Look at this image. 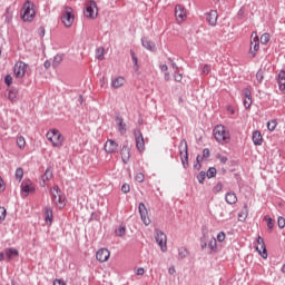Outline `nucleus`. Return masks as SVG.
Instances as JSON below:
<instances>
[{
  "mask_svg": "<svg viewBox=\"0 0 285 285\" xmlns=\"http://www.w3.org/2000/svg\"><path fill=\"white\" fill-rule=\"evenodd\" d=\"M52 219H53V212L52 207L46 206L45 207V222L48 226H52Z\"/></svg>",
  "mask_w": 285,
  "mask_h": 285,
  "instance_id": "4be33fe9",
  "label": "nucleus"
},
{
  "mask_svg": "<svg viewBox=\"0 0 285 285\" xmlns=\"http://www.w3.org/2000/svg\"><path fill=\"white\" fill-rule=\"evenodd\" d=\"M155 239H156L158 246L160 247L161 252L166 253L168 250V246L166 245L167 244V237H166L165 233L164 232H157L156 236H155Z\"/></svg>",
  "mask_w": 285,
  "mask_h": 285,
  "instance_id": "9b49d317",
  "label": "nucleus"
},
{
  "mask_svg": "<svg viewBox=\"0 0 285 285\" xmlns=\"http://www.w3.org/2000/svg\"><path fill=\"white\" fill-rule=\"evenodd\" d=\"M6 190V183L3 181V178L0 177V193H3Z\"/></svg>",
  "mask_w": 285,
  "mask_h": 285,
  "instance_id": "680f3d73",
  "label": "nucleus"
},
{
  "mask_svg": "<svg viewBox=\"0 0 285 285\" xmlns=\"http://www.w3.org/2000/svg\"><path fill=\"white\" fill-rule=\"evenodd\" d=\"M121 191L125 193V195L128 194V193H130V185L124 184V185L121 186Z\"/></svg>",
  "mask_w": 285,
  "mask_h": 285,
  "instance_id": "6e6d98bb",
  "label": "nucleus"
},
{
  "mask_svg": "<svg viewBox=\"0 0 285 285\" xmlns=\"http://www.w3.org/2000/svg\"><path fill=\"white\" fill-rule=\"evenodd\" d=\"M208 248H210L213 253H217V239L212 238L208 243Z\"/></svg>",
  "mask_w": 285,
  "mask_h": 285,
  "instance_id": "f704fd0d",
  "label": "nucleus"
},
{
  "mask_svg": "<svg viewBox=\"0 0 285 285\" xmlns=\"http://www.w3.org/2000/svg\"><path fill=\"white\" fill-rule=\"evenodd\" d=\"M141 46L145 47L146 50H149V52H156L157 50L155 42L146 37L141 38Z\"/></svg>",
  "mask_w": 285,
  "mask_h": 285,
  "instance_id": "6ab92c4d",
  "label": "nucleus"
},
{
  "mask_svg": "<svg viewBox=\"0 0 285 285\" xmlns=\"http://www.w3.org/2000/svg\"><path fill=\"white\" fill-rule=\"evenodd\" d=\"M216 158L219 159L220 164H226V161H228V157L222 156V154H217Z\"/></svg>",
  "mask_w": 285,
  "mask_h": 285,
  "instance_id": "603ef678",
  "label": "nucleus"
},
{
  "mask_svg": "<svg viewBox=\"0 0 285 285\" xmlns=\"http://www.w3.org/2000/svg\"><path fill=\"white\" fill-rule=\"evenodd\" d=\"M28 65L23 61H18L13 67V75L17 79H23L26 77V69Z\"/></svg>",
  "mask_w": 285,
  "mask_h": 285,
  "instance_id": "6e6552de",
  "label": "nucleus"
},
{
  "mask_svg": "<svg viewBox=\"0 0 285 285\" xmlns=\"http://www.w3.org/2000/svg\"><path fill=\"white\" fill-rule=\"evenodd\" d=\"M17 146L20 148V150L26 148V138H23V136L17 138Z\"/></svg>",
  "mask_w": 285,
  "mask_h": 285,
  "instance_id": "72a5a7b5",
  "label": "nucleus"
},
{
  "mask_svg": "<svg viewBox=\"0 0 285 285\" xmlns=\"http://www.w3.org/2000/svg\"><path fill=\"white\" fill-rule=\"evenodd\" d=\"M254 35H255V37H254ZM252 37H254V39H253L254 46L250 47L249 55H250L252 59H254V57H257V50H259V38L257 37V32H253Z\"/></svg>",
  "mask_w": 285,
  "mask_h": 285,
  "instance_id": "a211bd4d",
  "label": "nucleus"
},
{
  "mask_svg": "<svg viewBox=\"0 0 285 285\" xmlns=\"http://www.w3.org/2000/svg\"><path fill=\"white\" fill-rule=\"evenodd\" d=\"M136 181H138L139 184L144 183V179H146V177L144 176L142 173H138L135 177Z\"/></svg>",
  "mask_w": 285,
  "mask_h": 285,
  "instance_id": "8fccbe9b",
  "label": "nucleus"
},
{
  "mask_svg": "<svg viewBox=\"0 0 285 285\" xmlns=\"http://www.w3.org/2000/svg\"><path fill=\"white\" fill-rule=\"evenodd\" d=\"M243 105L246 110L253 106V91L250 87L243 89Z\"/></svg>",
  "mask_w": 285,
  "mask_h": 285,
  "instance_id": "1a4fd4ad",
  "label": "nucleus"
},
{
  "mask_svg": "<svg viewBox=\"0 0 285 285\" xmlns=\"http://www.w3.org/2000/svg\"><path fill=\"white\" fill-rule=\"evenodd\" d=\"M196 177L199 184H204L206 181V171H200Z\"/></svg>",
  "mask_w": 285,
  "mask_h": 285,
  "instance_id": "79ce46f5",
  "label": "nucleus"
},
{
  "mask_svg": "<svg viewBox=\"0 0 285 285\" xmlns=\"http://www.w3.org/2000/svg\"><path fill=\"white\" fill-rule=\"evenodd\" d=\"M71 7H65V11L61 17V21L66 28H71L75 23V13Z\"/></svg>",
  "mask_w": 285,
  "mask_h": 285,
  "instance_id": "20e7f679",
  "label": "nucleus"
},
{
  "mask_svg": "<svg viewBox=\"0 0 285 285\" xmlns=\"http://www.w3.org/2000/svg\"><path fill=\"white\" fill-rule=\"evenodd\" d=\"M178 256L180 257V259L188 257V249H186L185 247H180L178 249Z\"/></svg>",
  "mask_w": 285,
  "mask_h": 285,
  "instance_id": "4c0bfd02",
  "label": "nucleus"
},
{
  "mask_svg": "<svg viewBox=\"0 0 285 285\" xmlns=\"http://www.w3.org/2000/svg\"><path fill=\"white\" fill-rule=\"evenodd\" d=\"M206 177L208 179H213V177H216L217 176V168L215 167H209L207 173H205Z\"/></svg>",
  "mask_w": 285,
  "mask_h": 285,
  "instance_id": "473e14b6",
  "label": "nucleus"
},
{
  "mask_svg": "<svg viewBox=\"0 0 285 285\" xmlns=\"http://www.w3.org/2000/svg\"><path fill=\"white\" fill-rule=\"evenodd\" d=\"M17 97H19V90H17L16 88H10L8 90V99L10 101H17Z\"/></svg>",
  "mask_w": 285,
  "mask_h": 285,
  "instance_id": "c85d7f7f",
  "label": "nucleus"
},
{
  "mask_svg": "<svg viewBox=\"0 0 285 285\" xmlns=\"http://www.w3.org/2000/svg\"><path fill=\"white\" fill-rule=\"evenodd\" d=\"M116 235H117V237H124V235H126V226L120 225V226L116 229Z\"/></svg>",
  "mask_w": 285,
  "mask_h": 285,
  "instance_id": "c9c22d12",
  "label": "nucleus"
},
{
  "mask_svg": "<svg viewBox=\"0 0 285 285\" xmlns=\"http://www.w3.org/2000/svg\"><path fill=\"white\" fill-rule=\"evenodd\" d=\"M254 146H262L264 144V137L259 130H255L252 136Z\"/></svg>",
  "mask_w": 285,
  "mask_h": 285,
  "instance_id": "5701e85b",
  "label": "nucleus"
},
{
  "mask_svg": "<svg viewBox=\"0 0 285 285\" xmlns=\"http://www.w3.org/2000/svg\"><path fill=\"white\" fill-rule=\"evenodd\" d=\"M53 285H66V282L63 279H55Z\"/></svg>",
  "mask_w": 285,
  "mask_h": 285,
  "instance_id": "0e129e2a",
  "label": "nucleus"
},
{
  "mask_svg": "<svg viewBox=\"0 0 285 285\" xmlns=\"http://www.w3.org/2000/svg\"><path fill=\"white\" fill-rule=\"evenodd\" d=\"M213 135L218 144H222L223 146L230 144V131L226 130L224 125L215 126Z\"/></svg>",
  "mask_w": 285,
  "mask_h": 285,
  "instance_id": "f257e3e1",
  "label": "nucleus"
},
{
  "mask_svg": "<svg viewBox=\"0 0 285 285\" xmlns=\"http://www.w3.org/2000/svg\"><path fill=\"white\" fill-rule=\"evenodd\" d=\"M42 179H46L49 181V179H52V169L48 167L42 176Z\"/></svg>",
  "mask_w": 285,
  "mask_h": 285,
  "instance_id": "e433bc0d",
  "label": "nucleus"
},
{
  "mask_svg": "<svg viewBox=\"0 0 285 285\" xmlns=\"http://www.w3.org/2000/svg\"><path fill=\"white\" fill-rule=\"evenodd\" d=\"M111 86H112V88H121V86H124V77L115 78L111 81Z\"/></svg>",
  "mask_w": 285,
  "mask_h": 285,
  "instance_id": "2f4dec72",
  "label": "nucleus"
},
{
  "mask_svg": "<svg viewBox=\"0 0 285 285\" xmlns=\"http://www.w3.org/2000/svg\"><path fill=\"white\" fill-rule=\"evenodd\" d=\"M179 155L183 168H188V142L186 139H183L179 144Z\"/></svg>",
  "mask_w": 285,
  "mask_h": 285,
  "instance_id": "39448f33",
  "label": "nucleus"
},
{
  "mask_svg": "<svg viewBox=\"0 0 285 285\" xmlns=\"http://www.w3.org/2000/svg\"><path fill=\"white\" fill-rule=\"evenodd\" d=\"M225 202L226 204H229V206H233V204H237V195L234 191H228L225 195Z\"/></svg>",
  "mask_w": 285,
  "mask_h": 285,
  "instance_id": "a878e982",
  "label": "nucleus"
},
{
  "mask_svg": "<svg viewBox=\"0 0 285 285\" xmlns=\"http://www.w3.org/2000/svg\"><path fill=\"white\" fill-rule=\"evenodd\" d=\"M61 61H63V55H56L52 60V68H59L61 66Z\"/></svg>",
  "mask_w": 285,
  "mask_h": 285,
  "instance_id": "c756f323",
  "label": "nucleus"
},
{
  "mask_svg": "<svg viewBox=\"0 0 285 285\" xmlns=\"http://www.w3.org/2000/svg\"><path fill=\"white\" fill-rule=\"evenodd\" d=\"M43 66H45L46 70H48L50 68V66H52V62H50V60H46L43 62Z\"/></svg>",
  "mask_w": 285,
  "mask_h": 285,
  "instance_id": "69168bd1",
  "label": "nucleus"
},
{
  "mask_svg": "<svg viewBox=\"0 0 285 285\" xmlns=\"http://www.w3.org/2000/svg\"><path fill=\"white\" fill-rule=\"evenodd\" d=\"M61 188H59V185H53V187L51 188V199L52 202H57V199L59 198V195L61 194Z\"/></svg>",
  "mask_w": 285,
  "mask_h": 285,
  "instance_id": "bb28decb",
  "label": "nucleus"
},
{
  "mask_svg": "<svg viewBox=\"0 0 285 285\" xmlns=\"http://www.w3.org/2000/svg\"><path fill=\"white\" fill-rule=\"evenodd\" d=\"M206 21L212 27L217 26V19H219V13H217V10H210L209 12L205 13Z\"/></svg>",
  "mask_w": 285,
  "mask_h": 285,
  "instance_id": "dca6fc26",
  "label": "nucleus"
},
{
  "mask_svg": "<svg viewBox=\"0 0 285 285\" xmlns=\"http://www.w3.org/2000/svg\"><path fill=\"white\" fill-rule=\"evenodd\" d=\"M267 128L271 132H273V130H275V128H277V122L275 120L268 121Z\"/></svg>",
  "mask_w": 285,
  "mask_h": 285,
  "instance_id": "37998d69",
  "label": "nucleus"
},
{
  "mask_svg": "<svg viewBox=\"0 0 285 285\" xmlns=\"http://www.w3.org/2000/svg\"><path fill=\"white\" fill-rule=\"evenodd\" d=\"M160 70H161L163 72H167L168 66H167V65H161V66H160Z\"/></svg>",
  "mask_w": 285,
  "mask_h": 285,
  "instance_id": "774afa93",
  "label": "nucleus"
},
{
  "mask_svg": "<svg viewBox=\"0 0 285 285\" xmlns=\"http://www.w3.org/2000/svg\"><path fill=\"white\" fill-rule=\"evenodd\" d=\"M222 188H224V185L222 184V181H218L216 186H214L213 190L214 193L217 194V193H222Z\"/></svg>",
  "mask_w": 285,
  "mask_h": 285,
  "instance_id": "de8ad7c7",
  "label": "nucleus"
},
{
  "mask_svg": "<svg viewBox=\"0 0 285 285\" xmlns=\"http://www.w3.org/2000/svg\"><path fill=\"white\" fill-rule=\"evenodd\" d=\"M97 59H99V61H104V48L97 49Z\"/></svg>",
  "mask_w": 285,
  "mask_h": 285,
  "instance_id": "09e8293b",
  "label": "nucleus"
},
{
  "mask_svg": "<svg viewBox=\"0 0 285 285\" xmlns=\"http://www.w3.org/2000/svg\"><path fill=\"white\" fill-rule=\"evenodd\" d=\"M21 193H23L24 197H28L30 193H35V185L30 180H23L20 185Z\"/></svg>",
  "mask_w": 285,
  "mask_h": 285,
  "instance_id": "4468645a",
  "label": "nucleus"
},
{
  "mask_svg": "<svg viewBox=\"0 0 285 285\" xmlns=\"http://www.w3.org/2000/svg\"><path fill=\"white\" fill-rule=\"evenodd\" d=\"M48 141H51L53 148H61L63 146V135L59 131V129H51L47 132Z\"/></svg>",
  "mask_w": 285,
  "mask_h": 285,
  "instance_id": "7ed1b4c3",
  "label": "nucleus"
},
{
  "mask_svg": "<svg viewBox=\"0 0 285 285\" xmlns=\"http://www.w3.org/2000/svg\"><path fill=\"white\" fill-rule=\"evenodd\" d=\"M120 155L122 163L128 164V161H130V147H128V145H124Z\"/></svg>",
  "mask_w": 285,
  "mask_h": 285,
  "instance_id": "412c9836",
  "label": "nucleus"
},
{
  "mask_svg": "<svg viewBox=\"0 0 285 285\" xmlns=\"http://www.w3.org/2000/svg\"><path fill=\"white\" fill-rule=\"evenodd\" d=\"M204 157H202L200 155H198L196 157V161L197 164L194 166V168H197V170H199L202 168V161H203Z\"/></svg>",
  "mask_w": 285,
  "mask_h": 285,
  "instance_id": "49530a36",
  "label": "nucleus"
},
{
  "mask_svg": "<svg viewBox=\"0 0 285 285\" xmlns=\"http://www.w3.org/2000/svg\"><path fill=\"white\" fill-rule=\"evenodd\" d=\"M119 150V144L112 139H108L105 144V151L108 155H112L114 153H118Z\"/></svg>",
  "mask_w": 285,
  "mask_h": 285,
  "instance_id": "ddd939ff",
  "label": "nucleus"
},
{
  "mask_svg": "<svg viewBox=\"0 0 285 285\" xmlns=\"http://www.w3.org/2000/svg\"><path fill=\"white\" fill-rule=\"evenodd\" d=\"M212 70L210 65H204L203 67V75H209Z\"/></svg>",
  "mask_w": 285,
  "mask_h": 285,
  "instance_id": "5fc2aeb1",
  "label": "nucleus"
},
{
  "mask_svg": "<svg viewBox=\"0 0 285 285\" xmlns=\"http://www.w3.org/2000/svg\"><path fill=\"white\" fill-rule=\"evenodd\" d=\"M277 83L281 92H285V70L278 72Z\"/></svg>",
  "mask_w": 285,
  "mask_h": 285,
  "instance_id": "b1692460",
  "label": "nucleus"
},
{
  "mask_svg": "<svg viewBox=\"0 0 285 285\" xmlns=\"http://www.w3.org/2000/svg\"><path fill=\"white\" fill-rule=\"evenodd\" d=\"M36 16L37 13L35 11V3H32V1L30 0H27L20 11V17L22 21L31 23V21H35Z\"/></svg>",
  "mask_w": 285,
  "mask_h": 285,
  "instance_id": "f03ea898",
  "label": "nucleus"
},
{
  "mask_svg": "<svg viewBox=\"0 0 285 285\" xmlns=\"http://www.w3.org/2000/svg\"><path fill=\"white\" fill-rule=\"evenodd\" d=\"M134 137L137 150H139V153H144V150H146V141L144 140V134H141V130L135 129Z\"/></svg>",
  "mask_w": 285,
  "mask_h": 285,
  "instance_id": "0eeeda50",
  "label": "nucleus"
},
{
  "mask_svg": "<svg viewBox=\"0 0 285 285\" xmlns=\"http://www.w3.org/2000/svg\"><path fill=\"white\" fill-rule=\"evenodd\" d=\"M38 32H39V37H41V39H43L46 37V28L45 27H39Z\"/></svg>",
  "mask_w": 285,
  "mask_h": 285,
  "instance_id": "bf43d9fd",
  "label": "nucleus"
},
{
  "mask_svg": "<svg viewBox=\"0 0 285 285\" xmlns=\"http://www.w3.org/2000/svg\"><path fill=\"white\" fill-rule=\"evenodd\" d=\"M256 244L257 253H259L263 259H266L268 257V250L266 249V243H264V238L262 236H258L256 239Z\"/></svg>",
  "mask_w": 285,
  "mask_h": 285,
  "instance_id": "9d476101",
  "label": "nucleus"
},
{
  "mask_svg": "<svg viewBox=\"0 0 285 285\" xmlns=\"http://www.w3.org/2000/svg\"><path fill=\"white\" fill-rule=\"evenodd\" d=\"M16 179H19V181H21V179H23V168L18 167L16 169Z\"/></svg>",
  "mask_w": 285,
  "mask_h": 285,
  "instance_id": "a19ab883",
  "label": "nucleus"
},
{
  "mask_svg": "<svg viewBox=\"0 0 285 285\" xmlns=\"http://www.w3.org/2000/svg\"><path fill=\"white\" fill-rule=\"evenodd\" d=\"M4 83H7L8 86H12V76L7 75L4 77Z\"/></svg>",
  "mask_w": 285,
  "mask_h": 285,
  "instance_id": "052dcab7",
  "label": "nucleus"
},
{
  "mask_svg": "<svg viewBox=\"0 0 285 285\" xmlns=\"http://www.w3.org/2000/svg\"><path fill=\"white\" fill-rule=\"evenodd\" d=\"M208 157H210V149L205 148L203 150V159H208Z\"/></svg>",
  "mask_w": 285,
  "mask_h": 285,
  "instance_id": "13d9d810",
  "label": "nucleus"
},
{
  "mask_svg": "<svg viewBox=\"0 0 285 285\" xmlns=\"http://www.w3.org/2000/svg\"><path fill=\"white\" fill-rule=\"evenodd\" d=\"M174 79H175V81L179 82V81H181V79H184V76L181 73L175 71Z\"/></svg>",
  "mask_w": 285,
  "mask_h": 285,
  "instance_id": "4d7b16f0",
  "label": "nucleus"
},
{
  "mask_svg": "<svg viewBox=\"0 0 285 285\" xmlns=\"http://www.w3.org/2000/svg\"><path fill=\"white\" fill-rule=\"evenodd\" d=\"M144 273H146V271L144 269V267H139L136 272L137 275H144Z\"/></svg>",
  "mask_w": 285,
  "mask_h": 285,
  "instance_id": "338daca9",
  "label": "nucleus"
},
{
  "mask_svg": "<svg viewBox=\"0 0 285 285\" xmlns=\"http://www.w3.org/2000/svg\"><path fill=\"white\" fill-rule=\"evenodd\" d=\"M268 41H271V35L269 33H263L261 37V43H263V46H266V43H268Z\"/></svg>",
  "mask_w": 285,
  "mask_h": 285,
  "instance_id": "ea45409f",
  "label": "nucleus"
},
{
  "mask_svg": "<svg viewBox=\"0 0 285 285\" xmlns=\"http://www.w3.org/2000/svg\"><path fill=\"white\" fill-rule=\"evenodd\" d=\"M139 215L145 226H150V218L148 217V209L144 203L138 205Z\"/></svg>",
  "mask_w": 285,
  "mask_h": 285,
  "instance_id": "f8f14e48",
  "label": "nucleus"
},
{
  "mask_svg": "<svg viewBox=\"0 0 285 285\" xmlns=\"http://www.w3.org/2000/svg\"><path fill=\"white\" fill-rule=\"evenodd\" d=\"M175 17L178 23H181V21H186V8L181 4H177L175 7Z\"/></svg>",
  "mask_w": 285,
  "mask_h": 285,
  "instance_id": "2eb2a0df",
  "label": "nucleus"
},
{
  "mask_svg": "<svg viewBox=\"0 0 285 285\" xmlns=\"http://www.w3.org/2000/svg\"><path fill=\"white\" fill-rule=\"evenodd\" d=\"M265 219L267 222V228L268 230H273L274 226H275V222L273 220V218H271V216H265Z\"/></svg>",
  "mask_w": 285,
  "mask_h": 285,
  "instance_id": "58836bf2",
  "label": "nucleus"
},
{
  "mask_svg": "<svg viewBox=\"0 0 285 285\" xmlns=\"http://www.w3.org/2000/svg\"><path fill=\"white\" fill-rule=\"evenodd\" d=\"M85 17H87V19H97V2H95V0H91L87 6L86 9L83 11Z\"/></svg>",
  "mask_w": 285,
  "mask_h": 285,
  "instance_id": "423d86ee",
  "label": "nucleus"
},
{
  "mask_svg": "<svg viewBox=\"0 0 285 285\" xmlns=\"http://www.w3.org/2000/svg\"><path fill=\"white\" fill-rule=\"evenodd\" d=\"M6 215H8V212L6 210V207H0V222L6 220Z\"/></svg>",
  "mask_w": 285,
  "mask_h": 285,
  "instance_id": "a18cd8bd",
  "label": "nucleus"
},
{
  "mask_svg": "<svg viewBox=\"0 0 285 285\" xmlns=\"http://www.w3.org/2000/svg\"><path fill=\"white\" fill-rule=\"evenodd\" d=\"M225 239H226V233H224V232H219L218 234H217V242H225Z\"/></svg>",
  "mask_w": 285,
  "mask_h": 285,
  "instance_id": "3c124183",
  "label": "nucleus"
},
{
  "mask_svg": "<svg viewBox=\"0 0 285 285\" xmlns=\"http://www.w3.org/2000/svg\"><path fill=\"white\" fill-rule=\"evenodd\" d=\"M131 61L134 63L135 72H139V60L137 59V55H135L134 50H130Z\"/></svg>",
  "mask_w": 285,
  "mask_h": 285,
  "instance_id": "7c9ffc66",
  "label": "nucleus"
},
{
  "mask_svg": "<svg viewBox=\"0 0 285 285\" xmlns=\"http://www.w3.org/2000/svg\"><path fill=\"white\" fill-rule=\"evenodd\" d=\"M237 19H239V20L244 19V9H243V8H240V9L238 10Z\"/></svg>",
  "mask_w": 285,
  "mask_h": 285,
  "instance_id": "e2e57ef3",
  "label": "nucleus"
},
{
  "mask_svg": "<svg viewBox=\"0 0 285 285\" xmlns=\"http://www.w3.org/2000/svg\"><path fill=\"white\" fill-rule=\"evenodd\" d=\"M58 208H66V196H63V191L58 196V199L55 202Z\"/></svg>",
  "mask_w": 285,
  "mask_h": 285,
  "instance_id": "cd10ccee",
  "label": "nucleus"
},
{
  "mask_svg": "<svg viewBox=\"0 0 285 285\" xmlns=\"http://www.w3.org/2000/svg\"><path fill=\"white\" fill-rule=\"evenodd\" d=\"M4 257H7V262H12L14 257H19V250L16 248H6L4 249Z\"/></svg>",
  "mask_w": 285,
  "mask_h": 285,
  "instance_id": "aec40b11",
  "label": "nucleus"
},
{
  "mask_svg": "<svg viewBox=\"0 0 285 285\" xmlns=\"http://www.w3.org/2000/svg\"><path fill=\"white\" fill-rule=\"evenodd\" d=\"M278 228H285V219L284 217L279 216L277 219Z\"/></svg>",
  "mask_w": 285,
  "mask_h": 285,
  "instance_id": "864d4df0",
  "label": "nucleus"
},
{
  "mask_svg": "<svg viewBox=\"0 0 285 285\" xmlns=\"http://www.w3.org/2000/svg\"><path fill=\"white\" fill-rule=\"evenodd\" d=\"M256 79H257V82H258V83H262V82L264 81V71L258 70V71L256 72Z\"/></svg>",
  "mask_w": 285,
  "mask_h": 285,
  "instance_id": "c03bdc74",
  "label": "nucleus"
},
{
  "mask_svg": "<svg viewBox=\"0 0 285 285\" xmlns=\"http://www.w3.org/2000/svg\"><path fill=\"white\" fill-rule=\"evenodd\" d=\"M116 124L118 126V131L120 132V135H126V122H124V118H121V116L116 117Z\"/></svg>",
  "mask_w": 285,
  "mask_h": 285,
  "instance_id": "393cba45",
  "label": "nucleus"
},
{
  "mask_svg": "<svg viewBox=\"0 0 285 285\" xmlns=\"http://www.w3.org/2000/svg\"><path fill=\"white\" fill-rule=\"evenodd\" d=\"M96 259H98V262L104 264V262H106L107 259H110V250H108V248H100L96 253Z\"/></svg>",
  "mask_w": 285,
  "mask_h": 285,
  "instance_id": "f3484780",
  "label": "nucleus"
}]
</instances>
